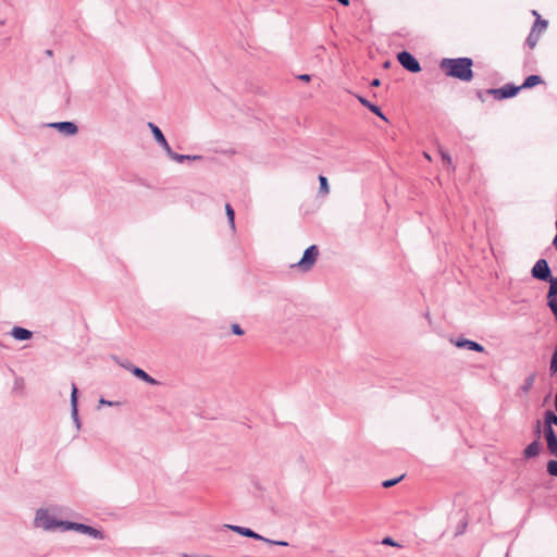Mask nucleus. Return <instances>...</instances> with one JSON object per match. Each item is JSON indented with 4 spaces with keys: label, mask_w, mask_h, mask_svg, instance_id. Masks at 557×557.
Here are the masks:
<instances>
[{
    "label": "nucleus",
    "mask_w": 557,
    "mask_h": 557,
    "mask_svg": "<svg viewBox=\"0 0 557 557\" xmlns=\"http://www.w3.org/2000/svg\"><path fill=\"white\" fill-rule=\"evenodd\" d=\"M70 530H74L79 533L87 534L97 540H102L104 537L103 533L100 530H97V529H95L90 525L84 524V523L67 521L64 524V531H70Z\"/></svg>",
    "instance_id": "nucleus-4"
},
{
    "label": "nucleus",
    "mask_w": 557,
    "mask_h": 557,
    "mask_svg": "<svg viewBox=\"0 0 557 557\" xmlns=\"http://www.w3.org/2000/svg\"><path fill=\"white\" fill-rule=\"evenodd\" d=\"M298 78L304 82H309L311 77L308 74H302V75H299Z\"/></svg>",
    "instance_id": "nucleus-35"
},
{
    "label": "nucleus",
    "mask_w": 557,
    "mask_h": 557,
    "mask_svg": "<svg viewBox=\"0 0 557 557\" xmlns=\"http://www.w3.org/2000/svg\"><path fill=\"white\" fill-rule=\"evenodd\" d=\"M71 416H72L73 420L78 418L77 387L75 384H72V392H71Z\"/></svg>",
    "instance_id": "nucleus-18"
},
{
    "label": "nucleus",
    "mask_w": 557,
    "mask_h": 557,
    "mask_svg": "<svg viewBox=\"0 0 557 557\" xmlns=\"http://www.w3.org/2000/svg\"><path fill=\"white\" fill-rule=\"evenodd\" d=\"M11 336H13L16 341H27L33 336V332L24 329L22 326H14L11 332Z\"/></svg>",
    "instance_id": "nucleus-14"
},
{
    "label": "nucleus",
    "mask_w": 557,
    "mask_h": 557,
    "mask_svg": "<svg viewBox=\"0 0 557 557\" xmlns=\"http://www.w3.org/2000/svg\"><path fill=\"white\" fill-rule=\"evenodd\" d=\"M546 282H549V289L547 296H557V277L550 276V278L547 280Z\"/></svg>",
    "instance_id": "nucleus-25"
},
{
    "label": "nucleus",
    "mask_w": 557,
    "mask_h": 557,
    "mask_svg": "<svg viewBox=\"0 0 557 557\" xmlns=\"http://www.w3.org/2000/svg\"><path fill=\"white\" fill-rule=\"evenodd\" d=\"M544 435H545L546 440L550 438V437L554 438L555 436H557L553 426L552 425L547 426V424H544Z\"/></svg>",
    "instance_id": "nucleus-30"
},
{
    "label": "nucleus",
    "mask_w": 557,
    "mask_h": 557,
    "mask_svg": "<svg viewBox=\"0 0 557 557\" xmlns=\"http://www.w3.org/2000/svg\"><path fill=\"white\" fill-rule=\"evenodd\" d=\"M403 478H404V475H400L399 478H396V479L386 480L382 483V485L385 488L392 487V486L396 485Z\"/></svg>",
    "instance_id": "nucleus-31"
},
{
    "label": "nucleus",
    "mask_w": 557,
    "mask_h": 557,
    "mask_svg": "<svg viewBox=\"0 0 557 557\" xmlns=\"http://www.w3.org/2000/svg\"><path fill=\"white\" fill-rule=\"evenodd\" d=\"M541 83H543V79H542L541 76H539V75H530V76H528L524 79L523 84L520 87H521V89H523V88H532V87H534V86H536V85H539Z\"/></svg>",
    "instance_id": "nucleus-20"
},
{
    "label": "nucleus",
    "mask_w": 557,
    "mask_h": 557,
    "mask_svg": "<svg viewBox=\"0 0 557 557\" xmlns=\"http://www.w3.org/2000/svg\"><path fill=\"white\" fill-rule=\"evenodd\" d=\"M3 24H4V21H2V20H1V21H0V26H2Z\"/></svg>",
    "instance_id": "nucleus-44"
},
{
    "label": "nucleus",
    "mask_w": 557,
    "mask_h": 557,
    "mask_svg": "<svg viewBox=\"0 0 557 557\" xmlns=\"http://www.w3.org/2000/svg\"><path fill=\"white\" fill-rule=\"evenodd\" d=\"M359 102L368 108L372 113H374L375 115H377L380 119L384 120V121H387L386 116L384 115V113L382 112V110L376 106V104H373L371 103L369 100H367L364 97L362 96H357Z\"/></svg>",
    "instance_id": "nucleus-15"
},
{
    "label": "nucleus",
    "mask_w": 557,
    "mask_h": 557,
    "mask_svg": "<svg viewBox=\"0 0 557 557\" xmlns=\"http://www.w3.org/2000/svg\"><path fill=\"white\" fill-rule=\"evenodd\" d=\"M318 256H319L318 246L311 245L310 247H308L305 250L302 258L295 264V267H297L302 272H308L312 269V267L317 262Z\"/></svg>",
    "instance_id": "nucleus-3"
},
{
    "label": "nucleus",
    "mask_w": 557,
    "mask_h": 557,
    "mask_svg": "<svg viewBox=\"0 0 557 557\" xmlns=\"http://www.w3.org/2000/svg\"><path fill=\"white\" fill-rule=\"evenodd\" d=\"M473 61L468 57L444 58L440 62V69L443 73L461 82H470L473 78Z\"/></svg>",
    "instance_id": "nucleus-1"
},
{
    "label": "nucleus",
    "mask_w": 557,
    "mask_h": 557,
    "mask_svg": "<svg viewBox=\"0 0 557 557\" xmlns=\"http://www.w3.org/2000/svg\"><path fill=\"white\" fill-rule=\"evenodd\" d=\"M225 527L231 529L235 533L243 535V536L250 537V539H253V540H257V541L264 540V536L260 535L259 533L252 531L249 528H245V527H240V525H231V524H227Z\"/></svg>",
    "instance_id": "nucleus-12"
},
{
    "label": "nucleus",
    "mask_w": 557,
    "mask_h": 557,
    "mask_svg": "<svg viewBox=\"0 0 557 557\" xmlns=\"http://www.w3.org/2000/svg\"><path fill=\"white\" fill-rule=\"evenodd\" d=\"M370 85L372 87H379L381 85V81L379 78H374Z\"/></svg>",
    "instance_id": "nucleus-36"
},
{
    "label": "nucleus",
    "mask_w": 557,
    "mask_h": 557,
    "mask_svg": "<svg viewBox=\"0 0 557 557\" xmlns=\"http://www.w3.org/2000/svg\"><path fill=\"white\" fill-rule=\"evenodd\" d=\"M168 157L173 160V161H176L178 163H182L184 161H187V160H201L202 159V156H199V154H180V153H176L174 152L172 149H171V152L168 153Z\"/></svg>",
    "instance_id": "nucleus-17"
},
{
    "label": "nucleus",
    "mask_w": 557,
    "mask_h": 557,
    "mask_svg": "<svg viewBox=\"0 0 557 557\" xmlns=\"http://www.w3.org/2000/svg\"><path fill=\"white\" fill-rule=\"evenodd\" d=\"M49 126L58 129L60 133L66 136H73L78 132L77 125L69 121L50 123Z\"/></svg>",
    "instance_id": "nucleus-10"
},
{
    "label": "nucleus",
    "mask_w": 557,
    "mask_h": 557,
    "mask_svg": "<svg viewBox=\"0 0 557 557\" xmlns=\"http://www.w3.org/2000/svg\"><path fill=\"white\" fill-rule=\"evenodd\" d=\"M148 127L151 131L154 140L162 147V149L165 151V153L168 154L169 152H171L172 148L170 147V145H169L166 138L164 137L163 133L161 132V129L152 122L148 123Z\"/></svg>",
    "instance_id": "nucleus-9"
},
{
    "label": "nucleus",
    "mask_w": 557,
    "mask_h": 557,
    "mask_svg": "<svg viewBox=\"0 0 557 557\" xmlns=\"http://www.w3.org/2000/svg\"><path fill=\"white\" fill-rule=\"evenodd\" d=\"M546 443L548 451L557 458V436L547 438Z\"/></svg>",
    "instance_id": "nucleus-24"
},
{
    "label": "nucleus",
    "mask_w": 557,
    "mask_h": 557,
    "mask_svg": "<svg viewBox=\"0 0 557 557\" xmlns=\"http://www.w3.org/2000/svg\"><path fill=\"white\" fill-rule=\"evenodd\" d=\"M400 65L410 73H419L421 66L419 61L408 51H401L397 54Z\"/></svg>",
    "instance_id": "nucleus-5"
},
{
    "label": "nucleus",
    "mask_w": 557,
    "mask_h": 557,
    "mask_svg": "<svg viewBox=\"0 0 557 557\" xmlns=\"http://www.w3.org/2000/svg\"><path fill=\"white\" fill-rule=\"evenodd\" d=\"M549 371L552 374H555L557 372V346L555 347V350L550 359Z\"/></svg>",
    "instance_id": "nucleus-27"
},
{
    "label": "nucleus",
    "mask_w": 557,
    "mask_h": 557,
    "mask_svg": "<svg viewBox=\"0 0 557 557\" xmlns=\"http://www.w3.org/2000/svg\"><path fill=\"white\" fill-rule=\"evenodd\" d=\"M339 3L344 4V5H348L349 4V0H337Z\"/></svg>",
    "instance_id": "nucleus-40"
},
{
    "label": "nucleus",
    "mask_w": 557,
    "mask_h": 557,
    "mask_svg": "<svg viewBox=\"0 0 557 557\" xmlns=\"http://www.w3.org/2000/svg\"><path fill=\"white\" fill-rule=\"evenodd\" d=\"M534 278L540 281H547L552 276L550 268L545 259H539L531 270Z\"/></svg>",
    "instance_id": "nucleus-7"
},
{
    "label": "nucleus",
    "mask_w": 557,
    "mask_h": 557,
    "mask_svg": "<svg viewBox=\"0 0 557 557\" xmlns=\"http://www.w3.org/2000/svg\"><path fill=\"white\" fill-rule=\"evenodd\" d=\"M262 542L268 543L270 545L288 546V543L285 541H275V540H271L268 537H264V540H262Z\"/></svg>",
    "instance_id": "nucleus-32"
},
{
    "label": "nucleus",
    "mask_w": 557,
    "mask_h": 557,
    "mask_svg": "<svg viewBox=\"0 0 557 557\" xmlns=\"http://www.w3.org/2000/svg\"><path fill=\"white\" fill-rule=\"evenodd\" d=\"M232 331L236 335H243L244 334V330L240 327V325H238L236 323L232 325Z\"/></svg>",
    "instance_id": "nucleus-34"
},
{
    "label": "nucleus",
    "mask_w": 557,
    "mask_h": 557,
    "mask_svg": "<svg viewBox=\"0 0 557 557\" xmlns=\"http://www.w3.org/2000/svg\"><path fill=\"white\" fill-rule=\"evenodd\" d=\"M547 27V21L541 20L540 17L534 23L528 38H527V45L532 49L536 46L540 35L542 32H544Z\"/></svg>",
    "instance_id": "nucleus-8"
},
{
    "label": "nucleus",
    "mask_w": 557,
    "mask_h": 557,
    "mask_svg": "<svg viewBox=\"0 0 557 557\" xmlns=\"http://www.w3.org/2000/svg\"><path fill=\"white\" fill-rule=\"evenodd\" d=\"M547 306L554 313L555 320L557 321V296H547Z\"/></svg>",
    "instance_id": "nucleus-26"
},
{
    "label": "nucleus",
    "mask_w": 557,
    "mask_h": 557,
    "mask_svg": "<svg viewBox=\"0 0 557 557\" xmlns=\"http://www.w3.org/2000/svg\"><path fill=\"white\" fill-rule=\"evenodd\" d=\"M535 379H536L535 372L531 373L528 377H525L523 384L520 386V392L523 394H528L531 391V388L533 387Z\"/></svg>",
    "instance_id": "nucleus-19"
},
{
    "label": "nucleus",
    "mask_w": 557,
    "mask_h": 557,
    "mask_svg": "<svg viewBox=\"0 0 557 557\" xmlns=\"http://www.w3.org/2000/svg\"><path fill=\"white\" fill-rule=\"evenodd\" d=\"M382 544L389 545V546H400L392 537H388V536L383 539Z\"/></svg>",
    "instance_id": "nucleus-33"
},
{
    "label": "nucleus",
    "mask_w": 557,
    "mask_h": 557,
    "mask_svg": "<svg viewBox=\"0 0 557 557\" xmlns=\"http://www.w3.org/2000/svg\"><path fill=\"white\" fill-rule=\"evenodd\" d=\"M319 183H320L319 193L323 196L327 195L330 193L327 178L323 175H320Z\"/></svg>",
    "instance_id": "nucleus-22"
},
{
    "label": "nucleus",
    "mask_w": 557,
    "mask_h": 557,
    "mask_svg": "<svg viewBox=\"0 0 557 557\" xmlns=\"http://www.w3.org/2000/svg\"><path fill=\"white\" fill-rule=\"evenodd\" d=\"M128 371H131L137 379H140L150 385L159 384V382L156 379L150 376L147 372H145L143 369L138 367L129 366Z\"/></svg>",
    "instance_id": "nucleus-13"
},
{
    "label": "nucleus",
    "mask_w": 557,
    "mask_h": 557,
    "mask_svg": "<svg viewBox=\"0 0 557 557\" xmlns=\"http://www.w3.org/2000/svg\"><path fill=\"white\" fill-rule=\"evenodd\" d=\"M520 89V86L507 84L500 88L487 89L486 94L493 95L496 99L502 100L516 96Z\"/></svg>",
    "instance_id": "nucleus-6"
},
{
    "label": "nucleus",
    "mask_w": 557,
    "mask_h": 557,
    "mask_svg": "<svg viewBox=\"0 0 557 557\" xmlns=\"http://www.w3.org/2000/svg\"><path fill=\"white\" fill-rule=\"evenodd\" d=\"M66 521L58 520L49 513L47 509L40 508L36 511L34 524L37 528H41L45 531H54L60 528L64 531V524Z\"/></svg>",
    "instance_id": "nucleus-2"
},
{
    "label": "nucleus",
    "mask_w": 557,
    "mask_h": 557,
    "mask_svg": "<svg viewBox=\"0 0 557 557\" xmlns=\"http://www.w3.org/2000/svg\"><path fill=\"white\" fill-rule=\"evenodd\" d=\"M225 211H226V216H227L231 228L235 230V221H234L235 212L230 203L225 205Z\"/></svg>",
    "instance_id": "nucleus-23"
},
{
    "label": "nucleus",
    "mask_w": 557,
    "mask_h": 557,
    "mask_svg": "<svg viewBox=\"0 0 557 557\" xmlns=\"http://www.w3.org/2000/svg\"><path fill=\"white\" fill-rule=\"evenodd\" d=\"M478 97L482 99V91L478 92Z\"/></svg>",
    "instance_id": "nucleus-43"
},
{
    "label": "nucleus",
    "mask_w": 557,
    "mask_h": 557,
    "mask_svg": "<svg viewBox=\"0 0 557 557\" xmlns=\"http://www.w3.org/2000/svg\"><path fill=\"white\" fill-rule=\"evenodd\" d=\"M535 433L537 434V436H540V433H541V421L540 420L536 421Z\"/></svg>",
    "instance_id": "nucleus-37"
},
{
    "label": "nucleus",
    "mask_w": 557,
    "mask_h": 557,
    "mask_svg": "<svg viewBox=\"0 0 557 557\" xmlns=\"http://www.w3.org/2000/svg\"><path fill=\"white\" fill-rule=\"evenodd\" d=\"M100 404H101V405H108V406H111V405H112V403H111V401H108V400H106V399H103V398H101V399H100Z\"/></svg>",
    "instance_id": "nucleus-39"
},
{
    "label": "nucleus",
    "mask_w": 557,
    "mask_h": 557,
    "mask_svg": "<svg viewBox=\"0 0 557 557\" xmlns=\"http://www.w3.org/2000/svg\"><path fill=\"white\" fill-rule=\"evenodd\" d=\"M451 342L458 348H467L469 350H473V351H478V352L484 351V347L474 341H470L467 338H458V339L451 341Z\"/></svg>",
    "instance_id": "nucleus-11"
},
{
    "label": "nucleus",
    "mask_w": 557,
    "mask_h": 557,
    "mask_svg": "<svg viewBox=\"0 0 557 557\" xmlns=\"http://www.w3.org/2000/svg\"><path fill=\"white\" fill-rule=\"evenodd\" d=\"M441 157H442V160L448 165L450 166L451 169H454L453 166V160H451V157L449 156V153L445 150H441Z\"/></svg>",
    "instance_id": "nucleus-29"
},
{
    "label": "nucleus",
    "mask_w": 557,
    "mask_h": 557,
    "mask_svg": "<svg viewBox=\"0 0 557 557\" xmlns=\"http://www.w3.org/2000/svg\"><path fill=\"white\" fill-rule=\"evenodd\" d=\"M541 453V445L537 440L530 443L523 450V456L527 459L537 457Z\"/></svg>",
    "instance_id": "nucleus-16"
},
{
    "label": "nucleus",
    "mask_w": 557,
    "mask_h": 557,
    "mask_svg": "<svg viewBox=\"0 0 557 557\" xmlns=\"http://www.w3.org/2000/svg\"><path fill=\"white\" fill-rule=\"evenodd\" d=\"M73 421H74V423H75V425H76L77 430H79V429H81V425H82V424H81V420H79V418H76V419H74Z\"/></svg>",
    "instance_id": "nucleus-38"
},
{
    "label": "nucleus",
    "mask_w": 557,
    "mask_h": 557,
    "mask_svg": "<svg viewBox=\"0 0 557 557\" xmlns=\"http://www.w3.org/2000/svg\"><path fill=\"white\" fill-rule=\"evenodd\" d=\"M125 369L128 370L129 366H132L131 363H127V364H122Z\"/></svg>",
    "instance_id": "nucleus-42"
},
{
    "label": "nucleus",
    "mask_w": 557,
    "mask_h": 557,
    "mask_svg": "<svg viewBox=\"0 0 557 557\" xmlns=\"http://www.w3.org/2000/svg\"><path fill=\"white\" fill-rule=\"evenodd\" d=\"M389 65H391V62H389V61H386V62L384 63V67H388Z\"/></svg>",
    "instance_id": "nucleus-41"
},
{
    "label": "nucleus",
    "mask_w": 557,
    "mask_h": 557,
    "mask_svg": "<svg viewBox=\"0 0 557 557\" xmlns=\"http://www.w3.org/2000/svg\"><path fill=\"white\" fill-rule=\"evenodd\" d=\"M547 472L552 476H556L557 478V460H549L547 462Z\"/></svg>",
    "instance_id": "nucleus-28"
},
{
    "label": "nucleus",
    "mask_w": 557,
    "mask_h": 557,
    "mask_svg": "<svg viewBox=\"0 0 557 557\" xmlns=\"http://www.w3.org/2000/svg\"><path fill=\"white\" fill-rule=\"evenodd\" d=\"M544 424L549 425H556L557 426V414L554 413L552 410H547L544 413Z\"/></svg>",
    "instance_id": "nucleus-21"
}]
</instances>
